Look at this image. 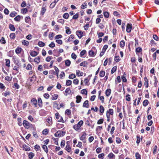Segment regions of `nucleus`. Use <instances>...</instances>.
Segmentation results:
<instances>
[{
    "mask_svg": "<svg viewBox=\"0 0 159 159\" xmlns=\"http://www.w3.org/2000/svg\"><path fill=\"white\" fill-rule=\"evenodd\" d=\"M65 149L68 152H70L71 150V148L70 145H66Z\"/></svg>",
    "mask_w": 159,
    "mask_h": 159,
    "instance_id": "obj_30",
    "label": "nucleus"
},
{
    "mask_svg": "<svg viewBox=\"0 0 159 159\" xmlns=\"http://www.w3.org/2000/svg\"><path fill=\"white\" fill-rule=\"evenodd\" d=\"M36 80V77L35 75H34L32 77L30 78V82H34Z\"/></svg>",
    "mask_w": 159,
    "mask_h": 159,
    "instance_id": "obj_13",
    "label": "nucleus"
},
{
    "mask_svg": "<svg viewBox=\"0 0 159 159\" xmlns=\"http://www.w3.org/2000/svg\"><path fill=\"white\" fill-rule=\"evenodd\" d=\"M107 112L111 115H113L114 113L113 110L112 109H109Z\"/></svg>",
    "mask_w": 159,
    "mask_h": 159,
    "instance_id": "obj_32",
    "label": "nucleus"
},
{
    "mask_svg": "<svg viewBox=\"0 0 159 159\" xmlns=\"http://www.w3.org/2000/svg\"><path fill=\"white\" fill-rule=\"evenodd\" d=\"M6 65L9 67L10 66V60L9 59H6Z\"/></svg>",
    "mask_w": 159,
    "mask_h": 159,
    "instance_id": "obj_38",
    "label": "nucleus"
},
{
    "mask_svg": "<svg viewBox=\"0 0 159 159\" xmlns=\"http://www.w3.org/2000/svg\"><path fill=\"white\" fill-rule=\"evenodd\" d=\"M40 57H38L34 59V61L35 62L38 64L40 61Z\"/></svg>",
    "mask_w": 159,
    "mask_h": 159,
    "instance_id": "obj_31",
    "label": "nucleus"
},
{
    "mask_svg": "<svg viewBox=\"0 0 159 159\" xmlns=\"http://www.w3.org/2000/svg\"><path fill=\"white\" fill-rule=\"evenodd\" d=\"M48 133V129H44L43 131V134L44 135H47Z\"/></svg>",
    "mask_w": 159,
    "mask_h": 159,
    "instance_id": "obj_49",
    "label": "nucleus"
},
{
    "mask_svg": "<svg viewBox=\"0 0 159 159\" xmlns=\"http://www.w3.org/2000/svg\"><path fill=\"white\" fill-rule=\"evenodd\" d=\"M54 70H55L56 71V75H57V78H58V73H59V69L56 66H54Z\"/></svg>",
    "mask_w": 159,
    "mask_h": 159,
    "instance_id": "obj_21",
    "label": "nucleus"
},
{
    "mask_svg": "<svg viewBox=\"0 0 159 159\" xmlns=\"http://www.w3.org/2000/svg\"><path fill=\"white\" fill-rule=\"evenodd\" d=\"M38 105L40 107H42V102L41 99L40 98H39L38 99Z\"/></svg>",
    "mask_w": 159,
    "mask_h": 159,
    "instance_id": "obj_22",
    "label": "nucleus"
},
{
    "mask_svg": "<svg viewBox=\"0 0 159 159\" xmlns=\"http://www.w3.org/2000/svg\"><path fill=\"white\" fill-rule=\"evenodd\" d=\"M71 64V62L69 60H66L65 61V64L67 66H69Z\"/></svg>",
    "mask_w": 159,
    "mask_h": 159,
    "instance_id": "obj_23",
    "label": "nucleus"
},
{
    "mask_svg": "<svg viewBox=\"0 0 159 159\" xmlns=\"http://www.w3.org/2000/svg\"><path fill=\"white\" fill-rule=\"evenodd\" d=\"M125 45V42L124 40L121 41L120 43V47L123 48Z\"/></svg>",
    "mask_w": 159,
    "mask_h": 159,
    "instance_id": "obj_39",
    "label": "nucleus"
},
{
    "mask_svg": "<svg viewBox=\"0 0 159 159\" xmlns=\"http://www.w3.org/2000/svg\"><path fill=\"white\" fill-rule=\"evenodd\" d=\"M30 54L32 57H35L38 55V53L35 51H32Z\"/></svg>",
    "mask_w": 159,
    "mask_h": 159,
    "instance_id": "obj_16",
    "label": "nucleus"
},
{
    "mask_svg": "<svg viewBox=\"0 0 159 159\" xmlns=\"http://www.w3.org/2000/svg\"><path fill=\"white\" fill-rule=\"evenodd\" d=\"M149 102L147 100H144L143 102V105L144 106H147Z\"/></svg>",
    "mask_w": 159,
    "mask_h": 159,
    "instance_id": "obj_45",
    "label": "nucleus"
},
{
    "mask_svg": "<svg viewBox=\"0 0 159 159\" xmlns=\"http://www.w3.org/2000/svg\"><path fill=\"white\" fill-rule=\"evenodd\" d=\"M69 17V15L67 13H65L63 16V17L65 19H68Z\"/></svg>",
    "mask_w": 159,
    "mask_h": 159,
    "instance_id": "obj_48",
    "label": "nucleus"
},
{
    "mask_svg": "<svg viewBox=\"0 0 159 159\" xmlns=\"http://www.w3.org/2000/svg\"><path fill=\"white\" fill-rule=\"evenodd\" d=\"M72 81L70 80H67L66 82V85L67 86H70L71 85Z\"/></svg>",
    "mask_w": 159,
    "mask_h": 159,
    "instance_id": "obj_44",
    "label": "nucleus"
},
{
    "mask_svg": "<svg viewBox=\"0 0 159 159\" xmlns=\"http://www.w3.org/2000/svg\"><path fill=\"white\" fill-rule=\"evenodd\" d=\"M87 64V63H86L85 61H84L81 63L80 65V66H83L84 67H85L86 66V65Z\"/></svg>",
    "mask_w": 159,
    "mask_h": 159,
    "instance_id": "obj_53",
    "label": "nucleus"
},
{
    "mask_svg": "<svg viewBox=\"0 0 159 159\" xmlns=\"http://www.w3.org/2000/svg\"><path fill=\"white\" fill-rule=\"evenodd\" d=\"M65 29H66V34H69L71 33V31L69 27L66 26Z\"/></svg>",
    "mask_w": 159,
    "mask_h": 159,
    "instance_id": "obj_10",
    "label": "nucleus"
},
{
    "mask_svg": "<svg viewBox=\"0 0 159 159\" xmlns=\"http://www.w3.org/2000/svg\"><path fill=\"white\" fill-rule=\"evenodd\" d=\"M55 35L52 32H50L49 34V38L50 40H52L53 36Z\"/></svg>",
    "mask_w": 159,
    "mask_h": 159,
    "instance_id": "obj_24",
    "label": "nucleus"
},
{
    "mask_svg": "<svg viewBox=\"0 0 159 159\" xmlns=\"http://www.w3.org/2000/svg\"><path fill=\"white\" fill-rule=\"evenodd\" d=\"M108 157L109 159H115V156L113 153L111 152L108 155Z\"/></svg>",
    "mask_w": 159,
    "mask_h": 159,
    "instance_id": "obj_12",
    "label": "nucleus"
},
{
    "mask_svg": "<svg viewBox=\"0 0 159 159\" xmlns=\"http://www.w3.org/2000/svg\"><path fill=\"white\" fill-rule=\"evenodd\" d=\"M137 138V140H136V143L139 144V142H140V139L139 136L137 135L136 136Z\"/></svg>",
    "mask_w": 159,
    "mask_h": 159,
    "instance_id": "obj_54",
    "label": "nucleus"
},
{
    "mask_svg": "<svg viewBox=\"0 0 159 159\" xmlns=\"http://www.w3.org/2000/svg\"><path fill=\"white\" fill-rule=\"evenodd\" d=\"M89 55L92 57H94L95 56V54L94 52L92 50H90L89 52Z\"/></svg>",
    "mask_w": 159,
    "mask_h": 159,
    "instance_id": "obj_46",
    "label": "nucleus"
},
{
    "mask_svg": "<svg viewBox=\"0 0 159 159\" xmlns=\"http://www.w3.org/2000/svg\"><path fill=\"white\" fill-rule=\"evenodd\" d=\"M105 155V154L104 153H102L99 154L98 155V157L100 159H102L103 158V157Z\"/></svg>",
    "mask_w": 159,
    "mask_h": 159,
    "instance_id": "obj_59",
    "label": "nucleus"
},
{
    "mask_svg": "<svg viewBox=\"0 0 159 159\" xmlns=\"http://www.w3.org/2000/svg\"><path fill=\"white\" fill-rule=\"evenodd\" d=\"M42 148L46 152V153H48V149L46 145H43L42 146Z\"/></svg>",
    "mask_w": 159,
    "mask_h": 159,
    "instance_id": "obj_34",
    "label": "nucleus"
},
{
    "mask_svg": "<svg viewBox=\"0 0 159 159\" xmlns=\"http://www.w3.org/2000/svg\"><path fill=\"white\" fill-rule=\"evenodd\" d=\"M87 135V134H86L85 132H83V134L80 138V139L82 141L84 140Z\"/></svg>",
    "mask_w": 159,
    "mask_h": 159,
    "instance_id": "obj_19",
    "label": "nucleus"
},
{
    "mask_svg": "<svg viewBox=\"0 0 159 159\" xmlns=\"http://www.w3.org/2000/svg\"><path fill=\"white\" fill-rule=\"evenodd\" d=\"M114 60L116 62H119L120 60L119 56H115V57Z\"/></svg>",
    "mask_w": 159,
    "mask_h": 159,
    "instance_id": "obj_47",
    "label": "nucleus"
},
{
    "mask_svg": "<svg viewBox=\"0 0 159 159\" xmlns=\"http://www.w3.org/2000/svg\"><path fill=\"white\" fill-rule=\"evenodd\" d=\"M21 17L22 18L23 16L20 15H18L14 18V20L16 21H19Z\"/></svg>",
    "mask_w": 159,
    "mask_h": 159,
    "instance_id": "obj_15",
    "label": "nucleus"
},
{
    "mask_svg": "<svg viewBox=\"0 0 159 159\" xmlns=\"http://www.w3.org/2000/svg\"><path fill=\"white\" fill-rule=\"evenodd\" d=\"M34 156V154L32 152L29 153L28 155V157L30 159H32Z\"/></svg>",
    "mask_w": 159,
    "mask_h": 159,
    "instance_id": "obj_26",
    "label": "nucleus"
},
{
    "mask_svg": "<svg viewBox=\"0 0 159 159\" xmlns=\"http://www.w3.org/2000/svg\"><path fill=\"white\" fill-rule=\"evenodd\" d=\"M21 50V48L18 47L15 50V52L17 54H19L20 53Z\"/></svg>",
    "mask_w": 159,
    "mask_h": 159,
    "instance_id": "obj_28",
    "label": "nucleus"
},
{
    "mask_svg": "<svg viewBox=\"0 0 159 159\" xmlns=\"http://www.w3.org/2000/svg\"><path fill=\"white\" fill-rule=\"evenodd\" d=\"M46 11V9L45 7H42L41 11V14L43 15L44 14Z\"/></svg>",
    "mask_w": 159,
    "mask_h": 159,
    "instance_id": "obj_29",
    "label": "nucleus"
},
{
    "mask_svg": "<svg viewBox=\"0 0 159 159\" xmlns=\"http://www.w3.org/2000/svg\"><path fill=\"white\" fill-rule=\"evenodd\" d=\"M76 74L78 76H82L83 75V72H80V71L78 70H77L76 71Z\"/></svg>",
    "mask_w": 159,
    "mask_h": 159,
    "instance_id": "obj_42",
    "label": "nucleus"
},
{
    "mask_svg": "<svg viewBox=\"0 0 159 159\" xmlns=\"http://www.w3.org/2000/svg\"><path fill=\"white\" fill-rule=\"evenodd\" d=\"M28 11V10L26 8H23L21 10V13L22 14L26 13Z\"/></svg>",
    "mask_w": 159,
    "mask_h": 159,
    "instance_id": "obj_43",
    "label": "nucleus"
},
{
    "mask_svg": "<svg viewBox=\"0 0 159 159\" xmlns=\"http://www.w3.org/2000/svg\"><path fill=\"white\" fill-rule=\"evenodd\" d=\"M81 93L83 94H85L87 95V91L86 89H83L81 90Z\"/></svg>",
    "mask_w": 159,
    "mask_h": 159,
    "instance_id": "obj_56",
    "label": "nucleus"
},
{
    "mask_svg": "<svg viewBox=\"0 0 159 159\" xmlns=\"http://www.w3.org/2000/svg\"><path fill=\"white\" fill-rule=\"evenodd\" d=\"M76 35L79 39L81 38L83 36V32L81 30H77L76 32Z\"/></svg>",
    "mask_w": 159,
    "mask_h": 159,
    "instance_id": "obj_4",
    "label": "nucleus"
},
{
    "mask_svg": "<svg viewBox=\"0 0 159 159\" xmlns=\"http://www.w3.org/2000/svg\"><path fill=\"white\" fill-rule=\"evenodd\" d=\"M58 97V95L57 94H54L52 95V100H55L57 99Z\"/></svg>",
    "mask_w": 159,
    "mask_h": 159,
    "instance_id": "obj_25",
    "label": "nucleus"
},
{
    "mask_svg": "<svg viewBox=\"0 0 159 159\" xmlns=\"http://www.w3.org/2000/svg\"><path fill=\"white\" fill-rule=\"evenodd\" d=\"M144 85H145V87L147 88L148 87V80L147 77H145L144 78Z\"/></svg>",
    "mask_w": 159,
    "mask_h": 159,
    "instance_id": "obj_17",
    "label": "nucleus"
},
{
    "mask_svg": "<svg viewBox=\"0 0 159 159\" xmlns=\"http://www.w3.org/2000/svg\"><path fill=\"white\" fill-rule=\"evenodd\" d=\"M103 15L106 18H108L109 16V13L107 11L104 12L103 13Z\"/></svg>",
    "mask_w": 159,
    "mask_h": 159,
    "instance_id": "obj_55",
    "label": "nucleus"
},
{
    "mask_svg": "<svg viewBox=\"0 0 159 159\" xmlns=\"http://www.w3.org/2000/svg\"><path fill=\"white\" fill-rule=\"evenodd\" d=\"M38 45L40 47H43L45 46V44L42 41H39L38 42Z\"/></svg>",
    "mask_w": 159,
    "mask_h": 159,
    "instance_id": "obj_33",
    "label": "nucleus"
},
{
    "mask_svg": "<svg viewBox=\"0 0 159 159\" xmlns=\"http://www.w3.org/2000/svg\"><path fill=\"white\" fill-rule=\"evenodd\" d=\"M87 6V3L85 2L83 4H82L81 5V9H84L85 8H86Z\"/></svg>",
    "mask_w": 159,
    "mask_h": 159,
    "instance_id": "obj_51",
    "label": "nucleus"
},
{
    "mask_svg": "<svg viewBox=\"0 0 159 159\" xmlns=\"http://www.w3.org/2000/svg\"><path fill=\"white\" fill-rule=\"evenodd\" d=\"M86 52V51L85 50H83L81 51L80 53V56L82 57L83 56Z\"/></svg>",
    "mask_w": 159,
    "mask_h": 159,
    "instance_id": "obj_64",
    "label": "nucleus"
},
{
    "mask_svg": "<svg viewBox=\"0 0 159 159\" xmlns=\"http://www.w3.org/2000/svg\"><path fill=\"white\" fill-rule=\"evenodd\" d=\"M23 148H25V151H28L30 150V147L25 145H24Z\"/></svg>",
    "mask_w": 159,
    "mask_h": 159,
    "instance_id": "obj_52",
    "label": "nucleus"
},
{
    "mask_svg": "<svg viewBox=\"0 0 159 159\" xmlns=\"http://www.w3.org/2000/svg\"><path fill=\"white\" fill-rule=\"evenodd\" d=\"M29 43L28 41H26L25 40H24L22 42V44L23 45H25L26 46H28L29 44Z\"/></svg>",
    "mask_w": 159,
    "mask_h": 159,
    "instance_id": "obj_36",
    "label": "nucleus"
},
{
    "mask_svg": "<svg viewBox=\"0 0 159 159\" xmlns=\"http://www.w3.org/2000/svg\"><path fill=\"white\" fill-rule=\"evenodd\" d=\"M0 43L2 44H5L6 43V41L5 40V38L2 37L0 40Z\"/></svg>",
    "mask_w": 159,
    "mask_h": 159,
    "instance_id": "obj_27",
    "label": "nucleus"
},
{
    "mask_svg": "<svg viewBox=\"0 0 159 159\" xmlns=\"http://www.w3.org/2000/svg\"><path fill=\"white\" fill-rule=\"evenodd\" d=\"M89 106V101L88 100H86L84 102L83 106V107L88 108Z\"/></svg>",
    "mask_w": 159,
    "mask_h": 159,
    "instance_id": "obj_11",
    "label": "nucleus"
},
{
    "mask_svg": "<svg viewBox=\"0 0 159 159\" xmlns=\"http://www.w3.org/2000/svg\"><path fill=\"white\" fill-rule=\"evenodd\" d=\"M117 69V67L116 66H114L112 69L111 71V74H113L116 71Z\"/></svg>",
    "mask_w": 159,
    "mask_h": 159,
    "instance_id": "obj_41",
    "label": "nucleus"
},
{
    "mask_svg": "<svg viewBox=\"0 0 159 159\" xmlns=\"http://www.w3.org/2000/svg\"><path fill=\"white\" fill-rule=\"evenodd\" d=\"M111 90L110 89H107L105 91V94L108 97L111 93Z\"/></svg>",
    "mask_w": 159,
    "mask_h": 159,
    "instance_id": "obj_18",
    "label": "nucleus"
},
{
    "mask_svg": "<svg viewBox=\"0 0 159 159\" xmlns=\"http://www.w3.org/2000/svg\"><path fill=\"white\" fill-rule=\"evenodd\" d=\"M80 127V125H78L77 124L73 126V128L76 130H78Z\"/></svg>",
    "mask_w": 159,
    "mask_h": 159,
    "instance_id": "obj_40",
    "label": "nucleus"
},
{
    "mask_svg": "<svg viewBox=\"0 0 159 159\" xmlns=\"http://www.w3.org/2000/svg\"><path fill=\"white\" fill-rule=\"evenodd\" d=\"M30 20V18L29 16H27L25 18V22L26 23H29Z\"/></svg>",
    "mask_w": 159,
    "mask_h": 159,
    "instance_id": "obj_58",
    "label": "nucleus"
},
{
    "mask_svg": "<svg viewBox=\"0 0 159 159\" xmlns=\"http://www.w3.org/2000/svg\"><path fill=\"white\" fill-rule=\"evenodd\" d=\"M12 77H10L9 76H7L5 77V79L6 80L9 81L12 80Z\"/></svg>",
    "mask_w": 159,
    "mask_h": 159,
    "instance_id": "obj_61",
    "label": "nucleus"
},
{
    "mask_svg": "<svg viewBox=\"0 0 159 159\" xmlns=\"http://www.w3.org/2000/svg\"><path fill=\"white\" fill-rule=\"evenodd\" d=\"M23 126L26 129H28L30 127V124L26 120H24L23 123Z\"/></svg>",
    "mask_w": 159,
    "mask_h": 159,
    "instance_id": "obj_1",
    "label": "nucleus"
},
{
    "mask_svg": "<svg viewBox=\"0 0 159 159\" xmlns=\"http://www.w3.org/2000/svg\"><path fill=\"white\" fill-rule=\"evenodd\" d=\"M104 108L103 107L102 105L100 106V107H99V111L100 113V115H102V114L104 113Z\"/></svg>",
    "mask_w": 159,
    "mask_h": 159,
    "instance_id": "obj_9",
    "label": "nucleus"
},
{
    "mask_svg": "<svg viewBox=\"0 0 159 159\" xmlns=\"http://www.w3.org/2000/svg\"><path fill=\"white\" fill-rule=\"evenodd\" d=\"M9 28L12 31H14L15 30V28L14 25L11 24H10L9 26Z\"/></svg>",
    "mask_w": 159,
    "mask_h": 159,
    "instance_id": "obj_20",
    "label": "nucleus"
},
{
    "mask_svg": "<svg viewBox=\"0 0 159 159\" xmlns=\"http://www.w3.org/2000/svg\"><path fill=\"white\" fill-rule=\"evenodd\" d=\"M40 148V147L39 145L36 144L34 146V149L36 150V151L39 150Z\"/></svg>",
    "mask_w": 159,
    "mask_h": 159,
    "instance_id": "obj_63",
    "label": "nucleus"
},
{
    "mask_svg": "<svg viewBox=\"0 0 159 159\" xmlns=\"http://www.w3.org/2000/svg\"><path fill=\"white\" fill-rule=\"evenodd\" d=\"M16 14L17 13L16 12L13 11L10 14V16L12 17H13L16 16Z\"/></svg>",
    "mask_w": 159,
    "mask_h": 159,
    "instance_id": "obj_57",
    "label": "nucleus"
},
{
    "mask_svg": "<svg viewBox=\"0 0 159 159\" xmlns=\"http://www.w3.org/2000/svg\"><path fill=\"white\" fill-rule=\"evenodd\" d=\"M52 117H49L46 120V121L48 123V126H50L52 124Z\"/></svg>",
    "mask_w": 159,
    "mask_h": 159,
    "instance_id": "obj_6",
    "label": "nucleus"
},
{
    "mask_svg": "<svg viewBox=\"0 0 159 159\" xmlns=\"http://www.w3.org/2000/svg\"><path fill=\"white\" fill-rule=\"evenodd\" d=\"M54 135L55 137H60L61 136H62V133H61V131H58L56 133H55Z\"/></svg>",
    "mask_w": 159,
    "mask_h": 159,
    "instance_id": "obj_8",
    "label": "nucleus"
},
{
    "mask_svg": "<svg viewBox=\"0 0 159 159\" xmlns=\"http://www.w3.org/2000/svg\"><path fill=\"white\" fill-rule=\"evenodd\" d=\"M75 75L74 74H72L69 75V78L70 79H73L75 78Z\"/></svg>",
    "mask_w": 159,
    "mask_h": 159,
    "instance_id": "obj_62",
    "label": "nucleus"
},
{
    "mask_svg": "<svg viewBox=\"0 0 159 159\" xmlns=\"http://www.w3.org/2000/svg\"><path fill=\"white\" fill-rule=\"evenodd\" d=\"M97 34L98 35V38L101 37L104 35V34L102 32H97Z\"/></svg>",
    "mask_w": 159,
    "mask_h": 159,
    "instance_id": "obj_60",
    "label": "nucleus"
},
{
    "mask_svg": "<svg viewBox=\"0 0 159 159\" xmlns=\"http://www.w3.org/2000/svg\"><path fill=\"white\" fill-rule=\"evenodd\" d=\"M10 37L11 39H14L16 37V35L14 33H11L10 35Z\"/></svg>",
    "mask_w": 159,
    "mask_h": 159,
    "instance_id": "obj_35",
    "label": "nucleus"
},
{
    "mask_svg": "<svg viewBox=\"0 0 159 159\" xmlns=\"http://www.w3.org/2000/svg\"><path fill=\"white\" fill-rule=\"evenodd\" d=\"M76 103H79L80 102L82 98L81 96L78 95L76 97Z\"/></svg>",
    "mask_w": 159,
    "mask_h": 159,
    "instance_id": "obj_7",
    "label": "nucleus"
},
{
    "mask_svg": "<svg viewBox=\"0 0 159 159\" xmlns=\"http://www.w3.org/2000/svg\"><path fill=\"white\" fill-rule=\"evenodd\" d=\"M135 157L136 159H141V155L138 152H136L135 153Z\"/></svg>",
    "mask_w": 159,
    "mask_h": 159,
    "instance_id": "obj_50",
    "label": "nucleus"
},
{
    "mask_svg": "<svg viewBox=\"0 0 159 159\" xmlns=\"http://www.w3.org/2000/svg\"><path fill=\"white\" fill-rule=\"evenodd\" d=\"M71 93V90L69 88H67L65 91V95L67 96L68 94H69Z\"/></svg>",
    "mask_w": 159,
    "mask_h": 159,
    "instance_id": "obj_14",
    "label": "nucleus"
},
{
    "mask_svg": "<svg viewBox=\"0 0 159 159\" xmlns=\"http://www.w3.org/2000/svg\"><path fill=\"white\" fill-rule=\"evenodd\" d=\"M31 102L32 103V104L34 105L35 107L37 106V102L36 99L34 98H32Z\"/></svg>",
    "mask_w": 159,
    "mask_h": 159,
    "instance_id": "obj_5",
    "label": "nucleus"
},
{
    "mask_svg": "<svg viewBox=\"0 0 159 159\" xmlns=\"http://www.w3.org/2000/svg\"><path fill=\"white\" fill-rule=\"evenodd\" d=\"M132 28V24L128 23L127 25L126 31L127 33H129L131 32Z\"/></svg>",
    "mask_w": 159,
    "mask_h": 159,
    "instance_id": "obj_3",
    "label": "nucleus"
},
{
    "mask_svg": "<svg viewBox=\"0 0 159 159\" xmlns=\"http://www.w3.org/2000/svg\"><path fill=\"white\" fill-rule=\"evenodd\" d=\"M56 117V118L57 119H59V120H58V121L59 122H62V123H64V121L63 120L62 117L60 116L58 113H56L55 114Z\"/></svg>",
    "mask_w": 159,
    "mask_h": 159,
    "instance_id": "obj_2",
    "label": "nucleus"
},
{
    "mask_svg": "<svg viewBox=\"0 0 159 159\" xmlns=\"http://www.w3.org/2000/svg\"><path fill=\"white\" fill-rule=\"evenodd\" d=\"M105 71L103 70H101L100 72L99 75L100 77H103L105 75Z\"/></svg>",
    "mask_w": 159,
    "mask_h": 159,
    "instance_id": "obj_37",
    "label": "nucleus"
}]
</instances>
